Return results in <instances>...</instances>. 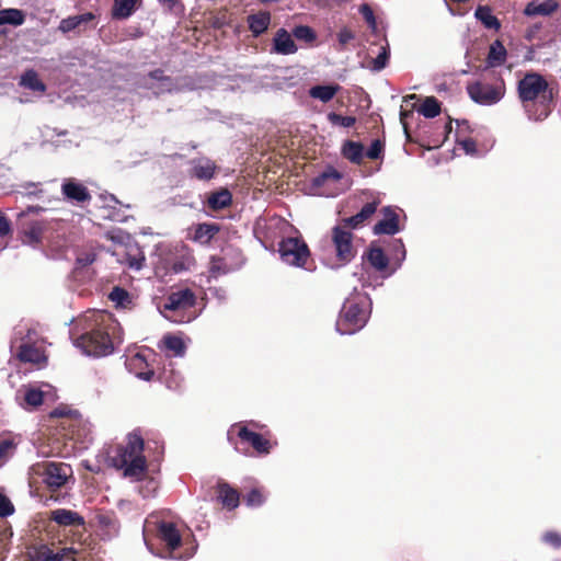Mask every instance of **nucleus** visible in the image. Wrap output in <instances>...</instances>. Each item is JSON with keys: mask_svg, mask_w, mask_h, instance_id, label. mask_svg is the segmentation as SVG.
<instances>
[{"mask_svg": "<svg viewBox=\"0 0 561 561\" xmlns=\"http://www.w3.org/2000/svg\"><path fill=\"white\" fill-rule=\"evenodd\" d=\"M517 95L527 116L536 122L546 119L554 105V92L546 78L528 71L517 82Z\"/></svg>", "mask_w": 561, "mask_h": 561, "instance_id": "1", "label": "nucleus"}, {"mask_svg": "<svg viewBox=\"0 0 561 561\" xmlns=\"http://www.w3.org/2000/svg\"><path fill=\"white\" fill-rule=\"evenodd\" d=\"M144 438L137 432H133L127 436L125 445L116 446L110 456L111 465L123 470L125 478L136 481L141 480L148 470L147 460L144 456Z\"/></svg>", "mask_w": 561, "mask_h": 561, "instance_id": "2", "label": "nucleus"}, {"mask_svg": "<svg viewBox=\"0 0 561 561\" xmlns=\"http://www.w3.org/2000/svg\"><path fill=\"white\" fill-rule=\"evenodd\" d=\"M95 323V328L77 339V346L91 356L110 355L114 351V333L118 323L106 312H99Z\"/></svg>", "mask_w": 561, "mask_h": 561, "instance_id": "3", "label": "nucleus"}, {"mask_svg": "<svg viewBox=\"0 0 561 561\" xmlns=\"http://www.w3.org/2000/svg\"><path fill=\"white\" fill-rule=\"evenodd\" d=\"M370 314L369 297L354 291L342 306L336 320V330L341 334H354L365 327Z\"/></svg>", "mask_w": 561, "mask_h": 561, "instance_id": "4", "label": "nucleus"}, {"mask_svg": "<svg viewBox=\"0 0 561 561\" xmlns=\"http://www.w3.org/2000/svg\"><path fill=\"white\" fill-rule=\"evenodd\" d=\"M32 469L41 479V483L51 493L60 491L70 479H73L71 466L65 462L43 461L34 465Z\"/></svg>", "mask_w": 561, "mask_h": 561, "instance_id": "5", "label": "nucleus"}, {"mask_svg": "<svg viewBox=\"0 0 561 561\" xmlns=\"http://www.w3.org/2000/svg\"><path fill=\"white\" fill-rule=\"evenodd\" d=\"M196 305V296L190 288L172 291L163 305L164 317L173 322H190L194 316L192 309Z\"/></svg>", "mask_w": 561, "mask_h": 561, "instance_id": "6", "label": "nucleus"}, {"mask_svg": "<svg viewBox=\"0 0 561 561\" xmlns=\"http://www.w3.org/2000/svg\"><path fill=\"white\" fill-rule=\"evenodd\" d=\"M505 90L502 78H499L495 83L478 80L467 85V92L471 100L481 105H493L500 102L505 94Z\"/></svg>", "mask_w": 561, "mask_h": 561, "instance_id": "7", "label": "nucleus"}, {"mask_svg": "<svg viewBox=\"0 0 561 561\" xmlns=\"http://www.w3.org/2000/svg\"><path fill=\"white\" fill-rule=\"evenodd\" d=\"M280 259L286 264L306 267L310 259V251L307 243L300 238H286L278 244Z\"/></svg>", "mask_w": 561, "mask_h": 561, "instance_id": "8", "label": "nucleus"}, {"mask_svg": "<svg viewBox=\"0 0 561 561\" xmlns=\"http://www.w3.org/2000/svg\"><path fill=\"white\" fill-rule=\"evenodd\" d=\"M346 227L335 226L332 228V242L335 249V255L339 262L346 264L356 255V249L353 244V233L345 229Z\"/></svg>", "mask_w": 561, "mask_h": 561, "instance_id": "9", "label": "nucleus"}, {"mask_svg": "<svg viewBox=\"0 0 561 561\" xmlns=\"http://www.w3.org/2000/svg\"><path fill=\"white\" fill-rule=\"evenodd\" d=\"M236 431L237 436L242 445L251 446L259 455H268L273 448L270 439L264 435L251 431L247 425L237 423L232 425L231 432Z\"/></svg>", "mask_w": 561, "mask_h": 561, "instance_id": "10", "label": "nucleus"}, {"mask_svg": "<svg viewBox=\"0 0 561 561\" xmlns=\"http://www.w3.org/2000/svg\"><path fill=\"white\" fill-rule=\"evenodd\" d=\"M380 213L383 218L373 227V233L375 236H393L398 233L400 231V217L396 208L386 206L381 208Z\"/></svg>", "mask_w": 561, "mask_h": 561, "instance_id": "11", "label": "nucleus"}, {"mask_svg": "<svg viewBox=\"0 0 561 561\" xmlns=\"http://www.w3.org/2000/svg\"><path fill=\"white\" fill-rule=\"evenodd\" d=\"M380 205L379 198H374L371 202L366 203L360 210L354 216L342 219V225L350 229H358L365 226L377 211Z\"/></svg>", "mask_w": 561, "mask_h": 561, "instance_id": "12", "label": "nucleus"}, {"mask_svg": "<svg viewBox=\"0 0 561 561\" xmlns=\"http://www.w3.org/2000/svg\"><path fill=\"white\" fill-rule=\"evenodd\" d=\"M218 167L215 161L203 157L193 159L188 170V176L199 181H210L217 174Z\"/></svg>", "mask_w": 561, "mask_h": 561, "instance_id": "13", "label": "nucleus"}, {"mask_svg": "<svg viewBox=\"0 0 561 561\" xmlns=\"http://www.w3.org/2000/svg\"><path fill=\"white\" fill-rule=\"evenodd\" d=\"M220 226L216 222H201L191 228L190 239L201 245H209L220 231Z\"/></svg>", "mask_w": 561, "mask_h": 561, "instance_id": "14", "label": "nucleus"}, {"mask_svg": "<svg viewBox=\"0 0 561 561\" xmlns=\"http://www.w3.org/2000/svg\"><path fill=\"white\" fill-rule=\"evenodd\" d=\"M216 497L221 505L232 511L239 506L240 493L226 481H218L216 485Z\"/></svg>", "mask_w": 561, "mask_h": 561, "instance_id": "15", "label": "nucleus"}, {"mask_svg": "<svg viewBox=\"0 0 561 561\" xmlns=\"http://www.w3.org/2000/svg\"><path fill=\"white\" fill-rule=\"evenodd\" d=\"M126 366L129 369V371L135 374V376L138 377L139 379L150 381L154 376L153 368L150 367V365L147 362V358L141 353H137L130 356L126 360Z\"/></svg>", "mask_w": 561, "mask_h": 561, "instance_id": "16", "label": "nucleus"}, {"mask_svg": "<svg viewBox=\"0 0 561 561\" xmlns=\"http://www.w3.org/2000/svg\"><path fill=\"white\" fill-rule=\"evenodd\" d=\"M46 222L42 220H32L24 224L21 229V240L24 244L38 245L42 242Z\"/></svg>", "mask_w": 561, "mask_h": 561, "instance_id": "17", "label": "nucleus"}, {"mask_svg": "<svg viewBox=\"0 0 561 561\" xmlns=\"http://www.w3.org/2000/svg\"><path fill=\"white\" fill-rule=\"evenodd\" d=\"M232 204V194L227 187H220L207 194L204 205L213 210L219 211L228 208Z\"/></svg>", "mask_w": 561, "mask_h": 561, "instance_id": "18", "label": "nucleus"}, {"mask_svg": "<svg viewBox=\"0 0 561 561\" xmlns=\"http://www.w3.org/2000/svg\"><path fill=\"white\" fill-rule=\"evenodd\" d=\"M66 556V549L54 552L47 545L33 546L27 550L30 561H64Z\"/></svg>", "mask_w": 561, "mask_h": 561, "instance_id": "19", "label": "nucleus"}, {"mask_svg": "<svg viewBox=\"0 0 561 561\" xmlns=\"http://www.w3.org/2000/svg\"><path fill=\"white\" fill-rule=\"evenodd\" d=\"M61 192L67 199L77 203H84L91 199V194L89 193L88 188L83 184L78 183L72 179L64 182L61 185Z\"/></svg>", "mask_w": 561, "mask_h": 561, "instance_id": "20", "label": "nucleus"}, {"mask_svg": "<svg viewBox=\"0 0 561 561\" xmlns=\"http://www.w3.org/2000/svg\"><path fill=\"white\" fill-rule=\"evenodd\" d=\"M158 537L168 546L170 550H175L181 546V535L173 523L161 522L158 525Z\"/></svg>", "mask_w": 561, "mask_h": 561, "instance_id": "21", "label": "nucleus"}, {"mask_svg": "<svg viewBox=\"0 0 561 561\" xmlns=\"http://www.w3.org/2000/svg\"><path fill=\"white\" fill-rule=\"evenodd\" d=\"M16 357L22 363L44 364L47 357L44 351L34 344L24 343L20 345Z\"/></svg>", "mask_w": 561, "mask_h": 561, "instance_id": "22", "label": "nucleus"}, {"mask_svg": "<svg viewBox=\"0 0 561 561\" xmlns=\"http://www.w3.org/2000/svg\"><path fill=\"white\" fill-rule=\"evenodd\" d=\"M49 519L60 526H83L84 518L77 512L58 508L50 512Z\"/></svg>", "mask_w": 561, "mask_h": 561, "instance_id": "23", "label": "nucleus"}, {"mask_svg": "<svg viewBox=\"0 0 561 561\" xmlns=\"http://www.w3.org/2000/svg\"><path fill=\"white\" fill-rule=\"evenodd\" d=\"M559 8L557 0H542L530 1L524 9V14L527 16L542 15L548 16L556 12Z\"/></svg>", "mask_w": 561, "mask_h": 561, "instance_id": "24", "label": "nucleus"}, {"mask_svg": "<svg viewBox=\"0 0 561 561\" xmlns=\"http://www.w3.org/2000/svg\"><path fill=\"white\" fill-rule=\"evenodd\" d=\"M274 51L282 55H290L297 51V46L290 34L285 28H279L273 41Z\"/></svg>", "mask_w": 561, "mask_h": 561, "instance_id": "25", "label": "nucleus"}, {"mask_svg": "<svg viewBox=\"0 0 561 561\" xmlns=\"http://www.w3.org/2000/svg\"><path fill=\"white\" fill-rule=\"evenodd\" d=\"M270 23L271 13L267 11H260L248 16L249 30L255 37L262 35L268 28Z\"/></svg>", "mask_w": 561, "mask_h": 561, "instance_id": "26", "label": "nucleus"}, {"mask_svg": "<svg viewBox=\"0 0 561 561\" xmlns=\"http://www.w3.org/2000/svg\"><path fill=\"white\" fill-rule=\"evenodd\" d=\"M112 16L116 20H126L133 15L141 0H113Z\"/></svg>", "mask_w": 561, "mask_h": 561, "instance_id": "27", "label": "nucleus"}, {"mask_svg": "<svg viewBox=\"0 0 561 561\" xmlns=\"http://www.w3.org/2000/svg\"><path fill=\"white\" fill-rule=\"evenodd\" d=\"M342 154L355 164H360L364 159V146L358 141L346 140L342 146Z\"/></svg>", "mask_w": 561, "mask_h": 561, "instance_id": "28", "label": "nucleus"}, {"mask_svg": "<svg viewBox=\"0 0 561 561\" xmlns=\"http://www.w3.org/2000/svg\"><path fill=\"white\" fill-rule=\"evenodd\" d=\"M507 51L503 43L499 39L494 41L490 45V49L486 56V64L489 67H497L505 62Z\"/></svg>", "mask_w": 561, "mask_h": 561, "instance_id": "29", "label": "nucleus"}, {"mask_svg": "<svg viewBox=\"0 0 561 561\" xmlns=\"http://www.w3.org/2000/svg\"><path fill=\"white\" fill-rule=\"evenodd\" d=\"M341 90L339 84L313 85L309 90V95L312 99L320 100L323 103L330 102L336 93Z\"/></svg>", "mask_w": 561, "mask_h": 561, "instance_id": "30", "label": "nucleus"}, {"mask_svg": "<svg viewBox=\"0 0 561 561\" xmlns=\"http://www.w3.org/2000/svg\"><path fill=\"white\" fill-rule=\"evenodd\" d=\"M369 264L378 272H383L389 265V259L379 247H370L367 252Z\"/></svg>", "mask_w": 561, "mask_h": 561, "instance_id": "31", "label": "nucleus"}, {"mask_svg": "<svg viewBox=\"0 0 561 561\" xmlns=\"http://www.w3.org/2000/svg\"><path fill=\"white\" fill-rule=\"evenodd\" d=\"M20 85L35 91V92H45L46 85L39 79L38 73L34 69H27L21 77Z\"/></svg>", "mask_w": 561, "mask_h": 561, "instance_id": "32", "label": "nucleus"}, {"mask_svg": "<svg viewBox=\"0 0 561 561\" xmlns=\"http://www.w3.org/2000/svg\"><path fill=\"white\" fill-rule=\"evenodd\" d=\"M25 22V13L23 10L9 8L0 10V26L12 25L20 26Z\"/></svg>", "mask_w": 561, "mask_h": 561, "instance_id": "33", "label": "nucleus"}, {"mask_svg": "<svg viewBox=\"0 0 561 561\" xmlns=\"http://www.w3.org/2000/svg\"><path fill=\"white\" fill-rule=\"evenodd\" d=\"M474 16L490 30H500L501 23L499 19L492 14L491 8L488 5H479L476 9Z\"/></svg>", "mask_w": 561, "mask_h": 561, "instance_id": "34", "label": "nucleus"}, {"mask_svg": "<svg viewBox=\"0 0 561 561\" xmlns=\"http://www.w3.org/2000/svg\"><path fill=\"white\" fill-rule=\"evenodd\" d=\"M94 19L92 13H83L79 15L68 16L67 19L61 20L59 28L64 33L71 32L76 28H79L82 24H85Z\"/></svg>", "mask_w": 561, "mask_h": 561, "instance_id": "35", "label": "nucleus"}, {"mask_svg": "<svg viewBox=\"0 0 561 561\" xmlns=\"http://www.w3.org/2000/svg\"><path fill=\"white\" fill-rule=\"evenodd\" d=\"M440 102L435 96H426L417 112L426 118H434L440 114Z\"/></svg>", "mask_w": 561, "mask_h": 561, "instance_id": "36", "label": "nucleus"}, {"mask_svg": "<svg viewBox=\"0 0 561 561\" xmlns=\"http://www.w3.org/2000/svg\"><path fill=\"white\" fill-rule=\"evenodd\" d=\"M163 346L172 352L173 356H182L185 353V344L180 336L168 334L162 339Z\"/></svg>", "mask_w": 561, "mask_h": 561, "instance_id": "37", "label": "nucleus"}, {"mask_svg": "<svg viewBox=\"0 0 561 561\" xmlns=\"http://www.w3.org/2000/svg\"><path fill=\"white\" fill-rule=\"evenodd\" d=\"M385 44L380 45L379 53L371 61V70L381 71L388 65L390 58V45L385 38Z\"/></svg>", "mask_w": 561, "mask_h": 561, "instance_id": "38", "label": "nucleus"}, {"mask_svg": "<svg viewBox=\"0 0 561 561\" xmlns=\"http://www.w3.org/2000/svg\"><path fill=\"white\" fill-rule=\"evenodd\" d=\"M51 417H62L65 421L61 423L62 427H66V424L69 423V426L72 424L79 423V414L77 411L67 410L66 408H56L50 413Z\"/></svg>", "mask_w": 561, "mask_h": 561, "instance_id": "39", "label": "nucleus"}, {"mask_svg": "<svg viewBox=\"0 0 561 561\" xmlns=\"http://www.w3.org/2000/svg\"><path fill=\"white\" fill-rule=\"evenodd\" d=\"M230 266L227 264L225 257L213 255L209 261V272L210 274L217 276L221 274H227L230 272Z\"/></svg>", "mask_w": 561, "mask_h": 561, "instance_id": "40", "label": "nucleus"}, {"mask_svg": "<svg viewBox=\"0 0 561 561\" xmlns=\"http://www.w3.org/2000/svg\"><path fill=\"white\" fill-rule=\"evenodd\" d=\"M243 501L250 507H257L264 503L265 496L261 489L254 488L243 496Z\"/></svg>", "mask_w": 561, "mask_h": 561, "instance_id": "41", "label": "nucleus"}, {"mask_svg": "<svg viewBox=\"0 0 561 561\" xmlns=\"http://www.w3.org/2000/svg\"><path fill=\"white\" fill-rule=\"evenodd\" d=\"M358 10L359 13L363 15L364 20L366 21L370 31L375 33L378 26L373 8L368 3H363L360 4Z\"/></svg>", "mask_w": 561, "mask_h": 561, "instance_id": "42", "label": "nucleus"}, {"mask_svg": "<svg viewBox=\"0 0 561 561\" xmlns=\"http://www.w3.org/2000/svg\"><path fill=\"white\" fill-rule=\"evenodd\" d=\"M342 178L341 173L333 168H329L318 176H316L312 181L314 186H322L329 180L339 181Z\"/></svg>", "mask_w": 561, "mask_h": 561, "instance_id": "43", "label": "nucleus"}, {"mask_svg": "<svg viewBox=\"0 0 561 561\" xmlns=\"http://www.w3.org/2000/svg\"><path fill=\"white\" fill-rule=\"evenodd\" d=\"M24 401L27 405L37 408L43 404L44 393L39 389H27L24 394Z\"/></svg>", "mask_w": 561, "mask_h": 561, "instance_id": "44", "label": "nucleus"}, {"mask_svg": "<svg viewBox=\"0 0 561 561\" xmlns=\"http://www.w3.org/2000/svg\"><path fill=\"white\" fill-rule=\"evenodd\" d=\"M96 260V254L94 251H81L78 253L76 257V270L84 268L91 264H93Z\"/></svg>", "mask_w": 561, "mask_h": 561, "instance_id": "45", "label": "nucleus"}, {"mask_svg": "<svg viewBox=\"0 0 561 561\" xmlns=\"http://www.w3.org/2000/svg\"><path fill=\"white\" fill-rule=\"evenodd\" d=\"M328 119L333 125H340L345 128H350L356 123V118L354 116H343L334 112L328 114Z\"/></svg>", "mask_w": 561, "mask_h": 561, "instance_id": "46", "label": "nucleus"}, {"mask_svg": "<svg viewBox=\"0 0 561 561\" xmlns=\"http://www.w3.org/2000/svg\"><path fill=\"white\" fill-rule=\"evenodd\" d=\"M336 36L339 42L337 50L341 51L345 50L347 44L355 38V33L351 28L344 26L339 31Z\"/></svg>", "mask_w": 561, "mask_h": 561, "instance_id": "47", "label": "nucleus"}, {"mask_svg": "<svg viewBox=\"0 0 561 561\" xmlns=\"http://www.w3.org/2000/svg\"><path fill=\"white\" fill-rule=\"evenodd\" d=\"M293 34L297 39H302L306 42H312L316 39L313 30L307 25L296 26L293 31Z\"/></svg>", "mask_w": 561, "mask_h": 561, "instance_id": "48", "label": "nucleus"}, {"mask_svg": "<svg viewBox=\"0 0 561 561\" xmlns=\"http://www.w3.org/2000/svg\"><path fill=\"white\" fill-rule=\"evenodd\" d=\"M385 144L380 139H375L365 156L371 160H376L382 157Z\"/></svg>", "mask_w": 561, "mask_h": 561, "instance_id": "49", "label": "nucleus"}, {"mask_svg": "<svg viewBox=\"0 0 561 561\" xmlns=\"http://www.w3.org/2000/svg\"><path fill=\"white\" fill-rule=\"evenodd\" d=\"M128 293L127 290H125L124 288L122 287H114L113 290L111 291L108 298L114 301V302H117L119 305H123L125 301L128 300Z\"/></svg>", "mask_w": 561, "mask_h": 561, "instance_id": "50", "label": "nucleus"}, {"mask_svg": "<svg viewBox=\"0 0 561 561\" xmlns=\"http://www.w3.org/2000/svg\"><path fill=\"white\" fill-rule=\"evenodd\" d=\"M14 512V507L10 500L0 493V517H7Z\"/></svg>", "mask_w": 561, "mask_h": 561, "instance_id": "51", "label": "nucleus"}, {"mask_svg": "<svg viewBox=\"0 0 561 561\" xmlns=\"http://www.w3.org/2000/svg\"><path fill=\"white\" fill-rule=\"evenodd\" d=\"M159 4L168 12H181L183 4L179 0H158Z\"/></svg>", "mask_w": 561, "mask_h": 561, "instance_id": "52", "label": "nucleus"}, {"mask_svg": "<svg viewBox=\"0 0 561 561\" xmlns=\"http://www.w3.org/2000/svg\"><path fill=\"white\" fill-rule=\"evenodd\" d=\"M543 541L553 548L561 547V535L557 531H547L543 537Z\"/></svg>", "mask_w": 561, "mask_h": 561, "instance_id": "53", "label": "nucleus"}, {"mask_svg": "<svg viewBox=\"0 0 561 561\" xmlns=\"http://www.w3.org/2000/svg\"><path fill=\"white\" fill-rule=\"evenodd\" d=\"M457 142L467 153H474L477 151V144L472 138L457 139Z\"/></svg>", "mask_w": 561, "mask_h": 561, "instance_id": "54", "label": "nucleus"}, {"mask_svg": "<svg viewBox=\"0 0 561 561\" xmlns=\"http://www.w3.org/2000/svg\"><path fill=\"white\" fill-rule=\"evenodd\" d=\"M11 231V224L9 219L0 211V237L9 234Z\"/></svg>", "mask_w": 561, "mask_h": 561, "instance_id": "55", "label": "nucleus"}, {"mask_svg": "<svg viewBox=\"0 0 561 561\" xmlns=\"http://www.w3.org/2000/svg\"><path fill=\"white\" fill-rule=\"evenodd\" d=\"M13 447V444L9 439H2L0 442V459L4 458L9 451Z\"/></svg>", "mask_w": 561, "mask_h": 561, "instance_id": "56", "label": "nucleus"}, {"mask_svg": "<svg viewBox=\"0 0 561 561\" xmlns=\"http://www.w3.org/2000/svg\"><path fill=\"white\" fill-rule=\"evenodd\" d=\"M413 116V112L412 111H401L400 112V122L403 126V129L405 131V134L408 135V123H407V118L408 117H411Z\"/></svg>", "mask_w": 561, "mask_h": 561, "instance_id": "57", "label": "nucleus"}, {"mask_svg": "<svg viewBox=\"0 0 561 561\" xmlns=\"http://www.w3.org/2000/svg\"><path fill=\"white\" fill-rule=\"evenodd\" d=\"M144 261H145L144 256L141 259H139V260L135 259V260L129 262V266L139 270V268H141Z\"/></svg>", "mask_w": 561, "mask_h": 561, "instance_id": "58", "label": "nucleus"}, {"mask_svg": "<svg viewBox=\"0 0 561 561\" xmlns=\"http://www.w3.org/2000/svg\"><path fill=\"white\" fill-rule=\"evenodd\" d=\"M446 133L449 134L451 131V119L446 123L445 125Z\"/></svg>", "mask_w": 561, "mask_h": 561, "instance_id": "59", "label": "nucleus"}, {"mask_svg": "<svg viewBox=\"0 0 561 561\" xmlns=\"http://www.w3.org/2000/svg\"><path fill=\"white\" fill-rule=\"evenodd\" d=\"M325 1L328 2V4H331V3L337 4V3L342 2L343 0H325Z\"/></svg>", "mask_w": 561, "mask_h": 561, "instance_id": "60", "label": "nucleus"}, {"mask_svg": "<svg viewBox=\"0 0 561 561\" xmlns=\"http://www.w3.org/2000/svg\"><path fill=\"white\" fill-rule=\"evenodd\" d=\"M262 3L279 2L280 0H260Z\"/></svg>", "mask_w": 561, "mask_h": 561, "instance_id": "61", "label": "nucleus"}, {"mask_svg": "<svg viewBox=\"0 0 561 561\" xmlns=\"http://www.w3.org/2000/svg\"><path fill=\"white\" fill-rule=\"evenodd\" d=\"M457 124H458V126H460V124L468 126V122L467 121H463L462 123L457 122Z\"/></svg>", "mask_w": 561, "mask_h": 561, "instance_id": "62", "label": "nucleus"}, {"mask_svg": "<svg viewBox=\"0 0 561 561\" xmlns=\"http://www.w3.org/2000/svg\"><path fill=\"white\" fill-rule=\"evenodd\" d=\"M408 98H409V99H415V98H416V95H415V94H411V95H409Z\"/></svg>", "mask_w": 561, "mask_h": 561, "instance_id": "63", "label": "nucleus"}, {"mask_svg": "<svg viewBox=\"0 0 561 561\" xmlns=\"http://www.w3.org/2000/svg\"><path fill=\"white\" fill-rule=\"evenodd\" d=\"M158 72H159L158 70H154V72L152 73V77L157 78L156 73H158Z\"/></svg>", "mask_w": 561, "mask_h": 561, "instance_id": "64", "label": "nucleus"}]
</instances>
